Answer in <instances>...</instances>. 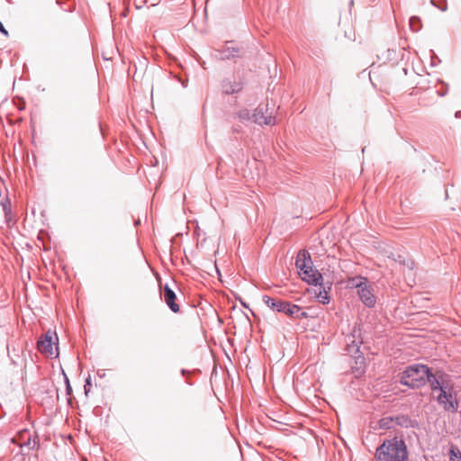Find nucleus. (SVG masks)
<instances>
[{"mask_svg": "<svg viewBox=\"0 0 461 461\" xmlns=\"http://www.w3.org/2000/svg\"><path fill=\"white\" fill-rule=\"evenodd\" d=\"M408 449L405 441L394 437L391 439H384L377 447L375 454L376 461H409Z\"/></svg>", "mask_w": 461, "mask_h": 461, "instance_id": "obj_1", "label": "nucleus"}, {"mask_svg": "<svg viewBox=\"0 0 461 461\" xmlns=\"http://www.w3.org/2000/svg\"><path fill=\"white\" fill-rule=\"evenodd\" d=\"M430 368L423 364H412L404 369L401 374L400 382L402 384L412 389H418L427 384Z\"/></svg>", "mask_w": 461, "mask_h": 461, "instance_id": "obj_2", "label": "nucleus"}, {"mask_svg": "<svg viewBox=\"0 0 461 461\" xmlns=\"http://www.w3.org/2000/svg\"><path fill=\"white\" fill-rule=\"evenodd\" d=\"M59 338L56 331L49 330L37 341V348L47 357L58 356Z\"/></svg>", "mask_w": 461, "mask_h": 461, "instance_id": "obj_3", "label": "nucleus"}, {"mask_svg": "<svg viewBox=\"0 0 461 461\" xmlns=\"http://www.w3.org/2000/svg\"><path fill=\"white\" fill-rule=\"evenodd\" d=\"M437 402L444 409V411L455 413L458 409V401L451 383L448 386H444L436 397Z\"/></svg>", "mask_w": 461, "mask_h": 461, "instance_id": "obj_4", "label": "nucleus"}, {"mask_svg": "<svg viewBox=\"0 0 461 461\" xmlns=\"http://www.w3.org/2000/svg\"><path fill=\"white\" fill-rule=\"evenodd\" d=\"M276 104L273 103L272 107L269 103L259 104L252 113V122L258 125H274L276 119L273 116Z\"/></svg>", "mask_w": 461, "mask_h": 461, "instance_id": "obj_5", "label": "nucleus"}, {"mask_svg": "<svg viewBox=\"0 0 461 461\" xmlns=\"http://www.w3.org/2000/svg\"><path fill=\"white\" fill-rule=\"evenodd\" d=\"M357 332H358V336L360 335V330L357 329V327H354L352 334L348 336L347 339V347L346 351L349 355H355L356 357V364L357 365H364L365 364V357L363 354L360 352V345L363 343L362 339L357 340Z\"/></svg>", "mask_w": 461, "mask_h": 461, "instance_id": "obj_6", "label": "nucleus"}, {"mask_svg": "<svg viewBox=\"0 0 461 461\" xmlns=\"http://www.w3.org/2000/svg\"><path fill=\"white\" fill-rule=\"evenodd\" d=\"M427 383L429 384L432 393L440 392L444 386H448L451 381L448 376L442 371H437L435 374L430 370Z\"/></svg>", "mask_w": 461, "mask_h": 461, "instance_id": "obj_7", "label": "nucleus"}, {"mask_svg": "<svg viewBox=\"0 0 461 461\" xmlns=\"http://www.w3.org/2000/svg\"><path fill=\"white\" fill-rule=\"evenodd\" d=\"M360 301L368 308H374L376 303V297L374 294V289L369 284L364 286L357 292Z\"/></svg>", "mask_w": 461, "mask_h": 461, "instance_id": "obj_8", "label": "nucleus"}, {"mask_svg": "<svg viewBox=\"0 0 461 461\" xmlns=\"http://www.w3.org/2000/svg\"><path fill=\"white\" fill-rule=\"evenodd\" d=\"M12 442L16 444L20 447H27L29 449H32L35 446V441L32 444V436L28 429L20 430L13 438Z\"/></svg>", "mask_w": 461, "mask_h": 461, "instance_id": "obj_9", "label": "nucleus"}, {"mask_svg": "<svg viewBox=\"0 0 461 461\" xmlns=\"http://www.w3.org/2000/svg\"><path fill=\"white\" fill-rule=\"evenodd\" d=\"M162 294L164 301L166 304L169 307V309L175 313L179 312L180 307L176 302V293L167 285H166L163 288Z\"/></svg>", "mask_w": 461, "mask_h": 461, "instance_id": "obj_10", "label": "nucleus"}, {"mask_svg": "<svg viewBox=\"0 0 461 461\" xmlns=\"http://www.w3.org/2000/svg\"><path fill=\"white\" fill-rule=\"evenodd\" d=\"M301 273L302 275H303V280H304L308 284L313 285L315 286L322 285L323 277L317 269L310 267L308 269H304Z\"/></svg>", "mask_w": 461, "mask_h": 461, "instance_id": "obj_11", "label": "nucleus"}, {"mask_svg": "<svg viewBox=\"0 0 461 461\" xmlns=\"http://www.w3.org/2000/svg\"><path fill=\"white\" fill-rule=\"evenodd\" d=\"M295 266L303 272L304 269L313 267L312 260L310 254L306 250H300L297 254Z\"/></svg>", "mask_w": 461, "mask_h": 461, "instance_id": "obj_12", "label": "nucleus"}, {"mask_svg": "<svg viewBox=\"0 0 461 461\" xmlns=\"http://www.w3.org/2000/svg\"><path fill=\"white\" fill-rule=\"evenodd\" d=\"M222 92L225 95H232L235 93H239L242 89V85L240 82L230 81V79H225L221 83Z\"/></svg>", "mask_w": 461, "mask_h": 461, "instance_id": "obj_13", "label": "nucleus"}, {"mask_svg": "<svg viewBox=\"0 0 461 461\" xmlns=\"http://www.w3.org/2000/svg\"><path fill=\"white\" fill-rule=\"evenodd\" d=\"M393 422L395 425L400 426L402 428H415L418 423L415 420L411 419L410 416L405 414H400L393 417Z\"/></svg>", "mask_w": 461, "mask_h": 461, "instance_id": "obj_14", "label": "nucleus"}, {"mask_svg": "<svg viewBox=\"0 0 461 461\" xmlns=\"http://www.w3.org/2000/svg\"><path fill=\"white\" fill-rule=\"evenodd\" d=\"M262 301L268 308L276 312H280L282 311V307L285 302L281 299L274 298L269 295H263Z\"/></svg>", "mask_w": 461, "mask_h": 461, "instance_id": "obj_15", "label": "nucleus"}, {"mask_svg": "<svg viewBox=\"0 0 461 461\" xmlns=\"http://www.w3.org/2000/svg\"><path fill=\"white\" fill-rule=\"evenodd\" d=\"M349 285L357 289V292L363 288L364 286H366L369 285V281L366 277L357 276L349 279Z\"/></svg>", "mask_w": 461, "mask_h": 461, "instance_id": "obj_16", "label": "nucleus"}, {"mask_svg": "<svg viewBox=\"0 0 461 461\" xmlns=\"http://www.w3.org/2000/svg\"><path fill=\"white\" fill-rule=\"evenodd\" d=\"M393 417L391 416L384 417L378 422L379 428L383 429H390L393 428Z\"/></svg>", "mask_w": 461, "mask_h": 461, "instance_id": "obj_17", "label": "nucleus"}, {"mask_svg": "<svg viewBox=\"0 0 461 461\" xmlns=\"http://www.w3.org/2000/svg\"><path fill=\"white\" fill-rule=\"evenodd\" d=\"M236 116L242 122H247V121H252V113H250V111L247 108L240 110L236 113Z\"/></svg>", "mask_w": 461, "mask_h": 461, "instance_id": "obj_18", "label": "nucleus"}, {"mask_svg": "<svg viewBox=\"0 0 461 461\" xmlns=\"http://www.w3.org/2000/svg\"><path fill=\"white\" fill-rule=\"evenodd\" d=\"M409 24L412 32H419L421 29V21L418 16H411Z\"/></svg>", "mask_w": 461, "mask_h": 461, "instance_id": "obj_19", "label": "nucleus"}, {"mask_svg": "<svg viewBox=\"0 0 461 461\" xmlns=\"http://www.w3.org/2000/svg\"><path fill=\"white\" fill-rule=\"evenodd\" d=\"M319 303L322 304H327L330 303V296L328 294V292L326 291L325 287L323 289H320V292L317 295Z\"/></svg>", "mask_w": 461, "mask_h": 461, "instance_id": "obj_20", "label": "nucleus"}, {"mask_svg": "<svg viewBox=\"0 0 461 461\" xmlns=\"http://www.w3.org/2000/svg\"><path fill=\"white\" fill-rule=\"evenodd\" d=\"M238 52V50H235L234 48H232L230 50V48H227L225 50H223L221 54V59H230V58H234L236 56V53Z\"/></svg>", "mask_w": 461, "mask_h": 461, "instance_id": "obj_21", "label": "nucleus"}, {"mask_svg": "<svg viewBox=\"0 0 461 461\" xmlns=\"http://www.w3.org/2000/svg\"><path fill=\"white\" fill-rule=\"evenodd\" d=\"M293 306H294L293 303L285 301L283 307H282V311L280 312H283V313L286 314L287 316L291 317L293 315V310H292Z\"/></svg>", "mask_w": 461, "mask_h": 461, "instance_id": "obj_22", "label": "nucleus"}, {"mask_svg": "<svg viewBox=\"0 0 461 461\" xmlns=\"http://www.w3.org/2000/svg\"><path fill=\"white\" fill-rule=\"evenodd\" d=\"M453 457L455 459H461V452L460 450L456 447H454L452 446L449 449V459Z\"/></svg>", "mask_w": 461, "mask_h": 461, "instance_id": "obj_23", "label": "nucleus"}, {"mask_svg": "<svg viewBox=\"0 0 461 461\" xmlns=\"http://www.w3.org/2000/svg\"><path fill=\"white\" fill-rule=\"evenodd\" d=\"M2 206L5 216H7L11 212V201L9 199L3 201Z\"/></svg>", "mask_w": 461, "mask_h": 461, "instance_id": "obj_24", "label": "nucleus"}, {"mask_svg": "<svg viewBox=\"0 0 461 461\" xmlns=\"http://www.w3.org/2000/svg\"><path fill=\"white\" fill-rule=\"evenodd\" d=\"M292 310H293V315L291 317L297 319L298 315H300L299 312H302V308L296 304H294V306L292 307Z\"/></svg>", "mask_w": 461, "mask_h": 461, "instance_id": "obj_25", "label": "nucleus"}, {"mask_svg": "<svg viewBox=\"0 0 461 461\" xmlns=\"http://www.w3.org/2000/svg\"><path fill=\"white\" fill-rule=\"evenodd\" d=\"M92 384H91V378L90 376H88L86 379V383H85V385H84V389H85V393L87 394L89 390H90V387H91Z\"/></svg>", "mask_w": 461, "mask_h": 461, "instance_id": "obj_26", "label": "nucleus"}, {"mask_svg": "<svg viewBox=\"0 0 461 461\" xmlns=\"http://www.w3.org/2000/svg\"><path fill=\"white\" fill-rule=\"evenodd\" d=\"M300 315H298V318L297 319H305L308 317V314L306 312L303 311L301 312H299Z\"/></svg>", "mask_w": 461, "mask_h": 461, "instance_id": "obj_27", "label": "nucleus"}, {"mask_svg": "<svg viewBox=\"0 0 461 461\" xmlns=\"http://www.w3.org/2000/svg\"><path fill=\"white\" fill-rule=\"evenodd\" d=\"M66 393L68 395H70L72 393V387L70 385V383H68V385L66 386Z\"/></svg>", "mask_w": 461, "mask_h": 461, "instance_id": "obj_28", "label": "nucleus"}, {"mask_svg": "<svg viewBox=\"0 0 461 461\" xmlns=\"http://www.w3.org/2000/svg\"><path fill=\"white\" fill-rule=\"evenodd\" d=\"M445 86H446V89H445V90H442V92H441V91H437V93H438V95H440V96H444V95H447V85H445Z\"/></svg>", "mask_w": 461, "mask_h": 461, "instance_id": "obj_29", "label": "nucleus"}, {"mask_svg": "<svg viewBox=\"0 0 461 461\" xmlns=\"http://www.w3.org/2000/svg\"><path fill=\"white\" fill-rule=\"evenodd\" d=\"M64 380H65V384H66V386L68 385V383H69V379L68 377L64 374Z\"/></svg>", "mask_w": 461, "mask_h": 461, "instance_id": "obj_30", "label": "nucleus"}, {"mask_svg": "<svg viewBox=\"0 0 461 461\" xmlns=\"http://www.w3.org/2000/svg\"><path fill=\"white\" fill-rule=\"evenodd\" d=\"M187 372H188V371H187V370H185V369H182V370H181L182 375H185Z\"/></svg>", "mask_w": 461, "mask_h": 461, "instance_id": "obj_31", "label": "nucleus"}, {"mask_svg": "<svg viewBox=\"0 0 461 461\" xmlns=\"http://www.w3.org/2000/svg\"><path fill=\"white\" fill-rule=\"evenodd\" d=\"M450 461H461V458L460 459H455V458L451 457Z\"/></svg>", "mask_w": 461, "mask_h": 461, "instance_id": "obj_32", "label": "nucleus"}, {"mask_svg": "<svg viewBox=\"0 0 461 461\" xmlns=\"http://www.w3.org/2000/svg\"><path fill=\"white\" fill-rule=\"evenodd\" d=\"M140 222V220L136 221H135V225H139Z\"/></svg>", "mask_w": 461, "mask_h": 461, "instance_id": "obj_33", "label": "nucleus"}, {"mask_svg": "<svg viewBox=\"0 0 461 461\" xmlns=\"http://www.w3.org/2000/svg\"><path fill=\"white\" fill-rule=\"evenodd\" d=\"M431 5H435V0H430Z\"/></svg>", "mask_w": 461, "mask_h": 461, "instance_id": "obj_34", "label": "nucleus"}, {"mask_svg": "<svg viewBox=\"0 0 461 461\" xmlns=\"http://www.w3.org/2000/svg\"><path fill=\"white\" fill-rule=\"evenodd\" d=\"M353 4H354V0H350L349 5H353Z\"/></svg>", "mask_w": 461, "mask_h": 461, "instance_id": "obj_35", "label": "nucleus"}, {"mask_svg": "<svg viewBox=\"0 0 461 461\" xmlns=\"http://www.w3.org/2000/svg\"><path fill=\"white\" fill-rule=\"evenodd\" d=\"M434 62H437V59L431 60L432 65H434Z\"/></svg>", "mask_w": 461, "mask_h": 461, "instance_id": "obj_36", "label": "nucleus"}, {"mask_svg": "<svg viewBox=\"0 0 461 461\" xmlns=\"http://www.w3.org/2000/svg\"><path fill=\"white\" fill-rule=\"evenodd\" d=\"M434 62H437V59L431 60L432 65H434Z\"/></svg>", "mask_w": 461, "mask_h": 461, "instance_id": "obj_37", "label": "nucleus"}, {"mask_svg": "<svg viewBox=\"0 0 461 461\" xmlns=\"http://www.w3.org/2000/svg\"><path fill=\"white\" fill-rule=\"evenodd\" d=\"M435 59H438V62H440V59H438V57L435 55Z\"/></svg>", "mask_w": 461, "mask_h": 461, "instance_id": "obj_38", "label": "nucleus"}]
</instances>
